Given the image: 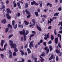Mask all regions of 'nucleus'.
<instances>
[{
    "label": "nucleus",
    "instance_id": "nucleus-1",
    "mask_svg": "<svg viewBox=\"0 0 62 62\" xmlns=\"http://www.w3.org/2000/svg\"><path fill=\"white\" fill-rule=\"evenodd\" d=\"M29 32V31L27 30H26V33H25V30L24 29H23L22 31H19V33L20 35H23L24 41L26 40V35L28 34Z\"/></svg>",
    "mask_w": 62,
    "mask_h": 62
},
{
    "label": "nucleus",
    "instance_id": "nucleus-2",
    "mask_svg": "<svg viewBox=\"0 0 62 62\" xmlns=\"http://www.w3.org/2000/svg\"><path fill=\"white\" fill-rule=\"evenodd\" d=\"M57 19V17L56 16H55V17H53L52 18H50V21H49V20H48L47 21V23H48V24H49V23L51 24L52 22H53V21L54 20V19Z\"/></svg>",
    "mask_w": 62,
    "mask_h": 62
},
{
    "label": "nucleus",
    "instance_id": "nucleus-3",
    "mask_svg": "<svg viewBox=\"0 0 62 62\" xmlns=\"http://www.w3.org/2000/svg\"><path fill=\"white\" fill-rule=\"evenodd\" d=\"M12 24L14 29H16L18 26V24H16L15 25V21L14 20H13L12 21Z\"/></svg>",
    "mask_w": 62,
    "mask_h": 62
},
{
    "label": "nucleus",
    "instance_id": "nucleus-4",
    "mask_svg": "<svg viewBox=\"0 0 62 62\" xmlns=\"http://www.w3.org/2000/svg\"><path fill=\"white\" fill-rule=\"evenodd\" d=\"M28 11V10L27 9H26L25 10V12L26 13V14H27V15H29L27 16V18H29V17H30L31 16V15H29L30 14V13Z\"/></svg>",
    "mask_w": 62,
    "mask_h": 62
},
{
    "label": "nucleus",
    "instance_id": "nucleus-5",
    "mask_svg": "<svg viewBox=\"0 0 62 62\" xmlns=\"http://www.w3.org/2000/svg\"><path fill=\"white\" fill-rule=\"evenodd\" d=\"M9 42L10 46H11L13 44V41L11 40H9Z\"/></svg>",
    "mask_w": 62,
    "mask_h": 62
},
{
    "label": "nucleus",
    "instance_id": "nucleus-6",
    "mask_svg": "<svg viewBox=\"0 0 62 62\" xmlns=\"http://www.w3.org/2000/svg\"><path fill=\"white\" fill-rule=\"evenodd\" d=\"M6 10L7 14H9V13L11 14V11L9 8H7L6 9Z\"/></svg>",
    "mask_w": 62,
    "mask_h": 62
},
{
    "label": "nucleus",
    "instance_id": "nucleus-7",
    "mask_svg": "<svg viewBox=\"0 0 62 62\" xmlns=\"http://www.w3.org/2000/svg\"><path fill=\"white\" fill-rule=\"evenodd\" d=\"M6 15L7 16V18L8 20H9L11 18V16L9 15V14H6Z\"/></svg>",
    "mask_w": 62,
    "mask_h": 62
},
{
    "label": "nucleus",
    "instance_id": "nucleus-8",
    "mask_svg": "<svg viewBox=\"0 0 62 62\" xmlns=\"http://www.w3.org/2000/svg\"><path fill=\"white\" fill-rule=\"evenodd\" d=\"M11 46V48H15L17 47V46L16 45V44H14L12 45Z\"/></svg>",
    "mask_w": 62,
    "mask_h": 62
},
{
    "label": "nucleus",
    "instance_id": "nucleus-9",
    "mask_svg": "<svg viewBox=\"0 0 62 62\" xmlns=\"http://www.w3.org/2000/svg\"><path fill=\"white\" fill-rule=\"evenodd\" d=\"M61 25V27H60V29L61 30L62 29V21L59 22V24H58V25Z\"/></svg>",
    "mask_w": 62,
    "mask_h": 62
},
{
    "label": "nucleus",
    "instance_id": "nucleus-10",
    "mask_svg": "<svg viewBox=\"0 0 62 62\" xmlns=\"http://www.w3.org/2000/svg\"><path fill=\"white\" fill-rule=\"evenodd\" d=\"M1 46H3V44H4L5 43V40H2L1 41Z\"/></svg>",
    "mask_w": 62,
    "mask_h": 62
},
{
    "label": "nucleus",
    "instance_id": "nucleus-11",
    "mask_svg": "<svg viewBox=\"0 0 62 62\" xmlns=\"http://www.w3.org/2000/svg\"><path fill=\"white\" fill-rule=\"evenodd\" d=\"M55 40L56 44H57L58 43V38L57 37L55 38Z\"/></svg>",
    "mask_w": 62,
    "mask_h": 62
},
{
    "label": "nucleus",
    "instance_id": "nucleus-12",
    "mask_svg": "<svg viewBox=\"0 0 62 62\" xmlns=\"http://www.w3.org/2000/svg\"><path fill=\"white\" fill-rule=\"evenodd\" d=\"M31 58H32L33 59H35V61H34L35 62H37V58L36 57V58H34V57L33 55H32V56H31Z\"/></svg>",
    "mask_w": 62,
    "mask_h": 62
},
{
    "label": "nucleus",
    "instance_id": "nucleus-13",
    "mask_svg": "<svg viewBox=\"0 0 62 62\" xmlns=\"http://www.w3.org/2000/svg\"><path fill=\"white\" fill-rule=\"evenodd\" d=\"M36 27L37 29H38V30H39V31H41V28L40 27H39L38 25H36Z\"/></svg>",
    "mask_w": 62,
    "mask_h": 62
},
{
    "label": "nucleus",
    "instance_id": "nucleus-14",
    "mask_svg": "<svg viewBox=\"0 0 62 62\" xmlns=\"http://www.w3.org/2000/svg\"><path fill=\"white\" fill-rule=\"evenodd\" d=\"M39 57H40V58H41L40 60L41 62H43V61H44V59H43V58L41 57V56L40 55L39 56Z\"/></svg>",
    "mask_w": 62,
    "mask_h": 62
},
{
    "label": "nucleus",
    "instance_id": "nucleus-15",
    "mask_svg": "<svg viewBox=\"0 0 62 62\" xmlns=\"http://www.w3.org/2000/svg\"><path fill=\"white\" fill-rule=\"evenodd\" d=\"M27 51L28 54H29L31 53V51L30 50V49L29 48H28L27 49Z\"/></svg>",
    "mask_w": 62,
    "mask_h": 62
},
{
    "label": "nucleus",
    "instance_id": "nucleus-16",
    "mask_svg": "<svg viewBox=\"0 0 62 62\" xmlns=\"http://www.w3.org/2000/svg\"><path fill=\"white\" fill-rule=\"evenodd\" d=\"M2 8L3 9V12H4L6 10V7L4 5H3L2 7Z\"/></svg>",
    "mask_w": 62,
    "mask_h": 62
},
{
    "label": "nucleus",
    "instance_id": "nucleus-17",
    "mask_svg": "<svg viewBox=\"0 0 62 62\" xmlns=\"http://www.w3.org/2000/svg\"><path fill=\"white\" fill-rule=\"evenodd\" d=\"M17 6L20 9H21V6L20 5V3H17Z\"/></svg>",
    "mask_w": 62,
    "mask_h": 62
},
{
    "label": "nucleus",
    "instance_id": "nucleus-18",
    "mask_svg": "<svg viewBox=\"0 0 62 62\" xmlns=\"http://www.w3.org/2000/svg\"><path fill=\"white\" fill-rule=\"evenodd\" d=\"M49 5V6L50 7H52V4L50 3H48L46 4V6H48Z\"/></svg>",
    "mask_w": 62,
    "mask_h": 62
},
{
    "label": "nucleus",
    "instance_id": "nucleus-19",
    "mask_svg": "<svg viewBox=\"0 0 62 62\" xmlns=\"http://www.w3.org/2000/svg\"><path fill=\"white\" fill-rule=\"evenodd\" d=\"M20 53H21V55L22 56L23 55V54H24V52L23 51L21 50H20Z\"/></svg>",
    "mask_w": 62,
    "mask_h": 62
},
{
    "label": "nucleus",
    "instance_id": "nucleus-20",
    "mask_svg": "<svg viewBox=\"0 0 62 62\" xmlns=\"http://www.w3.org/2000/svg\"><path fill=\"white\" fill-rule=\"evenodd\" d=\"M32 22L33 23V25H36V23L35 22V20L34 19H32Z\"/></svg>",
    "mask_w": 62,
    "mask_h": 62
},
{
    "label": "nucleus",
    "instance_id": "nucleus-21",
    "mask_svg": "<svg viewBox=\"0 0 62 62\" xmlns=\"http://www.w3.org/2000/svg\"><path fill=\"white\" fill-rule=\"evenodd\" d=\"M16 16L17 17H20V16H21V14H20V13L19 12H18L17 14L16 15Z\"/></svg>",
    "mask_w": 62,
    "mask_h": 62
},
{
    "label": "nucleus",
    "instance_id": "nucleus-22",
    "mask_svg": "<svg viewBox=\"0 0 62 62\" xmlns=\"http://www.w3.org/2000/svg\"><path fill=\"white\" fill-rule=\"evenodd\" d=\"M6 22L7 21H6V19H4L2 21V23L4 24H5L6 23Z\"/></svg>",
    "mask_w": 62,
    "mask_h": 62
},
{
    "label": "nucleus",
    "instance_id": "nucleus-23",
    "mask_svg": "<svg viewBox=\"0 0 62 62\" xmlns=\"http://www.w3.org/2000/svg\"><path fill=\"white\" fill-rule=\"evenodd\" d=\"M55 52L57 54H60V51L58 49H56L55 50Z\"/></svg>",
    "mask_w": 62,
    "mask_h": 62
},
{
    "label": "nucleus",
    "instance_id": "nucleus-24",
    "mask_svg": "<svg viewBox=\"0 0 62 62\" xmlns=\"http://www.w3.org/2000/svg\"><path fill=\"white\" fill-rule=\"evenodd\" d=\"M54 57V55H52L49 58V60L50 61L51 60H52L53 58V57Z\"/></svg>",
    "mask_w": 62,
    "mask_h": 62
},
{
    "label": "nucleus",
    "instance_id": "nucleus-25",
    "mask_svg": "<svg viewBox=\"0 0 62 62\" xmlns=\"http://www.w3.org/2000/svg\"><path fill=\"white\" fill-rule=\"evenodd\" d=\"M25 7L26 8H28V4L27 3H25Z\"/></svg>",
    "mask_w": 62,
    "mask_h": 62
},
{
    "label": "nucleus",
    "instance_id": "nucleus-26",
    "mask_svg": "<svg viewBox=\"0 0 62 62\" xmlns=\"http://www.w3.org/2000/svg\"><path fill=\"white\" fill-rule=\"evenodd\" d=\"M49 48L50 49V51H52L53 50V48H52V46L50 45L49 46Z\"/></svg>",
    "mask_w": 62,
    "mask_h": 62
},
{
    "label": "nucleus",
    "instance_id": "nucleus-27",
    "mask_svg": "<svg viewBox=\"0 0 62 62\" xmlns=\"http://www.w3.org/2000/svg\"><path fill=\"white\" fill-rule=\"evenodd\" d=\"M58 14H59V12H57L54 15V16H57L58 15Z\"/></svg>",
    "mask_w": 62,
    "mask_h": 62
},
{
    "label": "nucleus",
    "instance_id": "nucleus-28",
    "mask_svg": "<svg viewBox=\"0 0 62 62\" xmlns=\"http://www.w3.org/2000/svg\"><path fill=\"white\" fill-rule=\"evenodd\" d=\"M5 32L6 33H7V32H8V30H9V28L8 27L7 28L5 29Z\"/></svg>",
    "mask_w": 62,
    "mask_h": 62
},
{
    "label": "nucleus",
    "instance_id": "nucleus-29",
    "mask_svg": "<svg viewBox=\"0 0 62 62\" xmlns=\"http://www.w3.org/2000/svg\"><path fill=\"white\" fill-rule=\"evenodd\" d=\"M24 22L26 25H28V24H29V22L26 21H24Z\"/></svg>",
    "mask_w": 62,
    "mask_h": 62
},
{
    "label": "nucleus",
    "instance_id": "nucleus-30",
    "mask_svg": "<svg viewBox=\"0 0 62 62\" xmlns=\"http://www.w3.org/2000/svg\"><path fill=\"white\" fill-rule=\"evenodd\" d=\"M8 27H10L11 28H12V25H10V24H8L7 26Z\"/></svg>",
    "mask_w": 62,
    "mask_h": 62
},
{
    "label": "nucleus",
    "instance_id": "nucleus-31",
    "mask_svg": "<svg viewBox=\"0 0 62 62\" xmlns=\"http://www.w3.org/2000/svg\"><path fill=\"white\" fill-rule=\"evenodd\" d=\"M18 26L20 28H23V26L22 25H21V24L18 25Z\"/></svg>",
    "mask_w": 62,
    "mask_h": 62
},
{
    "label": "nucleus",
    "instance_id": "nucleus-32",
    "mask_svg": "<svg viewBox=\"0 0 62 62\" xmlns=\"http://www.w3.org/2000/svg\"><path fill=\"white\" fill-rule=\"evenodd\" d=\"M9 52V54H12V52L10 49H9L8 50Z\"/></svg>",
    "mask_w": 62,
    "mask_h": 62
},
{
    "label": "nucleus",
    "instance_id": "nucleus-33",
    "mask_svg": "<svg viewBox=\"0 0 62 62\" xmlns=\"http://www.w3.org/2000/svg\"><path fill=\"white\" fill-rule=\"evenodd\" d=\"M33 43H34V41H32L30 43V45H31V46H33Z\"/></svg>",
    "mask_w": 62,
    "mask_h": 62
},
{
    "label": "nucleus",
    "instance_id": "nucleus-34",
    "mask_svg": "<svg viewBox=\"0 0 62 62\" xmlns=\"http://www.w3.org/2000/svg\"><path fill=\"white\" fill-rule=\"evenodd\" d=\"M50 38L51 39V40H53L54 39V37L53 36V35H52L50 37Z\"/></svg>",
    "mask_w": 62,
    "mask_h": 62
},
{
    "label": "nucleus",
    "instance_id": "nucleus-35",
    "mask_svg": "<svg viewBox=\"0 0 62 62\" xmlns=\"http://www.w3.org/2000/svg\"><path fill=\"white\" fill-rule=\"evenodd\" d=\"M35 15L36 16L38 17L39 16V14L38 12H36L34 13Z\"/></svg>",
    "mask_w": 62,
    "mask_h": 62
},
{
    "label": "nucleus",
    "instance_id": "nucleus-36",
    "mask_svg": "<svg viewBox=\"0 0 62 62\" xmlns=\"http://www.w3.org/2000/svg\"><path fill=\"white\" fill-rule=\"evenodd\" d=\"M45 53L43 52L42 54H41V55L42 56H45Z\"/></svg>",
    "mask_w": 62,
    "mask_h": 62
},
{
    "label": "nucleus",
    "instance_id": "nucleus-37",
    "mask_svg": "<svg viewBox=\"0 0 62 62\" xmlns=\"http://www.w3.org/2000/svg\"><path fill=\"white\" fill-rule=\"evenodd\" d=\"M35 4V1H33V2H32L31 3V5H34Z\"/></svg>",
    "mask_w": 62,
    "mask_h": 62
},
{
    "label": "nucleus",
    "instance_id": "nucleus-38",
    "mask_svg": "<svg viewBox=\"0 0 62 62\" xmlns=\"http://www.w3.org/2000/svg\"><path fill=\"white\" fill-rule=\"evenodd\" d=\"M13 56H16V55H17V54H16V52H14V53H13Z\"/></svg>",
    "mask_w": 62,
    "mask_h": 62
},
{
    "label": "nucleus",
    "instance_id": "nucleus-39",
    "mask_svg": "<svg viewBox=\"0 0 62 62\" xmlns=\"http://www.w3.org/2000/svg\"><path fill=\"white\" fill-rule=\"evenodd\" d=\"M14 48V50L15 52H18V49H17V48L16 47Z\"/></svg>",
    "mask_w": 62,
    "mask_h": 62
},
{
    "label": "nucleus",
    "instance_id": "nucleus-40",
    "mask_svg": "<svg viewBox=\"0 0 62 62\" xmlns=\"http://www.w3.org/2000/svg\"><path fill=\"white\" fill-rule=\"evenodd\" d=\"M0 56L2 57V58L3 59L4 58V55L3 54H0Z\"/></svg>",
    "mask_w": 62,
    "mask_h": 62
},
{
    "label": "nucleus",
    "instance_id": "nucleus-41",
    "mask_svg": "<svg viewBox=\"0 0 62 62\" xmlns=\"http://www.w3.org/2000/svg\"><path fill=\"white\" fill-rule=\"evenodd\" d=\"M59 59H58V56L57 55L56 56V61H58Z\"/></svg>",
    "mask_w": 62,
    "mask_h": 62
},
{
    "label": "nucleus",
    "instance_id": "nucleus-42",
    "mask_svg": "<svg viewBox=\"0 0 62 62\" xmlns=\"http://www.w3.org/2000/svg\"><path fill=\"white\" fill-rule=\"evenodd\" d=\"M58 46L59 48H61V46L60 45V43H58Z\"/></svg>",
    "mask_w": 62,
    "mask_h": 62
},
{
    "label": "nucleus",
    "instance_id": "nucleus-43",
    "mask_svg": "<svg viewBox=\"0 0 62 62\" xmlns=\"http://www.w3.org/2000/svg\"><path fill=\"white\" fill-rule=\"evenodd\" d=\"M13 36V34H11L9 36V39L11 38Z\"/></svg>",
    "mask_w": 62,
    "mask_h": 62
},
{
    "label": "nucleus",
    "instance_id": "nucleus-44",
    "mask_svg": "<svg viewBox=\"0 0 62 62\" xmlns=\"http://www.w3.org/2000/svg\"><path fill=\"white\" fill-rule=\"evenodd\" d=\"M46 50V54H48V53H49V49H48Z\"/></svg>",
    "mask_w": 62,
    "mask_h": 62
},
{
    "label": "nucleus",
    "instance_id": "nucleus-45",
    "mask_svg": "<svg viewBox=\"0 0 62 62\" xmlns=\"http://www.w3.org/2000/svg\"><path fill=\"white\" fill-rule=\"evenodd\" d=\"M43 40L42 39H41L40 40V41L39 42L41 43H43Z\"/></svg>",
    "mask_w": 62,
    "mask_h": 62
},
{
    "label": "nucleus",
    "instance_id": "nucleus-46",
    "mask_svg": "<svg viewBox=\"0 0 62 62\" xmlns=\"http://www.w3.org/2000/svg\"><path fill=\"white\" fill-rule=\"evenodd\" d=\"M32 33H33V34H34V35L36 34V31H32Z\"/></svg>",
    "mask_w": 62,
    "mask_h": 62
},
{
    "label": "nucleus",
    "instance_id": "nucleus-47",
    "mask_svg": "<svg viewBox=\"0 0 62 62\" xmlns=\"http://www.w3.org/2000/svg\"><path fill=\"white\" fill-rule=\"evenodd\" d=\"M12 54H10L9 55V57L10 58H12Z\"/></svg>",
    "mask_w": 62,
    "mask_h": 62
},
{
    "label": "nucleus",
    "instance_id": "nucleus-48",
    "mask_svg": "<svg viewBox=\"0 0 62 62\" xmlns=\"http://www.w3.org/2000/svg\"><path fill=\"white\" fill-rule=\"evenodd\" d=\"M52 43V40H50L48 42V44H51Z\"/></svg>",
    "mask_w": 62,
    "mask_h": 62
},
{
    "label": "nucleus",
    "instance_id": "nucleus-49",
    "mask_svg": "<svg viewBox=\"0 0 62 62\" xmlns=\"http://www.w3.org/2000/svg\"><path fill=\"white\" fill-rule=\"evenodd\" d=\"M43 45L45 46V47L46 46V43L45 42H44L43 43Z\"/></svg>",
    "mask_w": 62,
    "mask_h": 62
},
{
    "label": "nucleus",
    "instance_id": "nucleus-50",
    "mask_svg": "<svg viewBox=\"0 0 62 62\" xmlns=\"http://www.w3.org/2000/svg\"><path fill=\"white\" fill-rule=\"evenodd\" d=\"M14 7L15 8V7H16V6H17V4L16 3H15L14 4Z\"/></svg>",
    "mask_w": 62,
    "mask_h": 62
},
{
    "label": "nucleus",
    "instance_id": "nucleus-51",
    "mask_svg": "<svg viewBox=\"0 0 62 62\" xmlns=\"http://www.w3.org/2000/svg\"><path fill=\"white\" fill-rule=\"evenodd\" d=\"M32 24V23L31 22H30V25H29L30 27H32V26H33V25L31 24Z\"/></svg>",
    "mask_w": 62,
    "mask_h": 62
},
{
    "label": "nucleus",
    "instance_id": "nucleus-52",
    "mask_svg": "<svg viewBox=\"0 0 62 62\" xmlns=\"http://www.w3.org/2000/svg\"><path fill=\"white\" fill-rule=\"evenodd\" d=\"M58 10L59 11H61V10H62V8H61L59 7L58 9Z\"/></svg>",
    "mask_w": 62,
    "mask_h": 62
},
{
    "label": "nucleus",
    "instance_id": "nucleus-53",
    "mask_svg": "<svg viewBox=\"0 0 62 62\" xmlns=\"http://www.w3.org/2000/svg\"><path fill=\"white\" fill-rule=\"evenodd\" d=\"M40 9L39 8L37 10V11L39 13L40 12Z\"/></svg>",
    "mask_w": 62,
    "mask_h": 62
},
{
    "label": "nucleus",
    "instance_id": "nucleus-54",
    "mask_svg": "<svg viewBox=\"0 0 62 62\" xmlns=\"http://www.w3.org/2000/svg\"><path fill=\"white\" fill-rule=\"evenodd\" d=\"M21 41H23V37L21 38Z\"/></svg>",
    "mask_w": 62,
    "mask_h": 62
},
{
    "label": "nucleus",
    "instance_id": "nucleus-55",
    "mask_svg": "<svg viewBox=\"0 0 62 62\" xmlns=\"http://www.w3.org/2000/svg\"><path fill=\"white\" fill-rule=\"evenodd\" d=\"M47 49H48V47H45L44 48V50H47Z\"/></svg>",
    "mask_w": 62,
    "mask_h": 62
},
{
    "label": "nucleus",
    "instance_id": "nucleus-56",
    "mask_svg": "<svg viewBox=\"0 0 62 62\" xmlns=\"http://www.w3.org/2000/svg\"><path fill=\"white\" fill-rule=\"evenodd\" d=\"M6 3L7 4H8L9 3V1L8 0H7V1L6 2Z\"/></svg>",
    "mask_w": 62,
    "mask_h": 62
},
{
    "label": "nucleus",
    "instance_id": "nucleus-57",
    "mask_svg": "<svg viewBox=\"0 0 62 62\" xmlns=\"http://www.w3.org/2000/svg\"><path fill=\"white\" fill-rule=\"evenodd\" d=\"M46 37L47 39L49 38V34H46Z\"/></svg>",
    "mask_w": 62,
    "mask_h": 62
},
{
    "label": "nucleus",
    "instance_id": "nucleus-58",
    "mask_svg": "<svg viewBox=\"0 0 62 62\" xmlns=\"http://www.w3.org/2000/svg\"><path fill=\"white\" fill-rule=\"evenodd\" d=\"M43 16L44 18H47V16L45 15H43Z\"/></svg>",
    "mask_w": 62,
    "mask_h": 62
},
{
    "label": "nucleus",
    "instance_id": "nucleus-59",
    "mask_svg": "<svg viewBox=\"0 0 62 62\" xmlns=\"http://www.w3.org/2000/svg\"><path fill=\"white\" fill-rule=\"evenodd\" d=\"M7 45H8V44L7 43L5 44L4 46V47H6L7 46Z\"/></svg>",
    "mask_w": 62,
    "mask_h": 62
},
{
    "label": "nucleus",
    "instance_id": "nucleus-60",
    "mask_svg": "<svg viewBox=\"0 0 62 62\" xmlns=\"http://www.w3.org/2000/svg\"><path fill=\"white\" fill-rule=\"evenodd\" d=\"M28 46V45H27V44H26L25 46H24L25 48H27Z\"/></svg>",
    "mask_w": 62,
    "mask_h": 62
},
{
    "label": "nucleus",
    "instance_id": "nucleus-61",
    "mask_svg": "<svg viewBox=\"0 0 62 62\" xmlns=\"http://www.w3.org/2000/svg\"><path fill=\"white\" fill-rule=\"evenodd\" d=\"M59 33H60V34H62V30L60 31H58Z\"/></svg>",
    "mask_w": 62,
    "mask_h": 62
},
{
    "label": "nucleus",
    "instance_id": "nucleus-62",
    "mask_svg": "<svg viewBox=\"0 0 62 62\" xmlns=\"http://www.w3.org/2000/svg\"><path fill=\"white\" fill-rule=\"evenodd\" d=\"M39 6L40 7H42V3H40Z\"/></svg>",
    "mask_w": 62,
    "mask_h": 62
},
{
    "label": "nucleus",
    "instance_id": "nucleus-63",
    "mask_svg": "<svg viewBox=\"0 0 62 62\" xmlns=\"http://www.w3.org/2000/svg\"><path fill=\"white\" fill-rule=\"evenodd\" d=\"M37 47H38V44H37L35 46V48L37 49Z\"/></svg>",
    "mask_w": 62,
    "mask_h": 62
},
{
    "label": "nucleus",
    "instance_id": "nucleus-64",
    "mask_svg": "<svg viewBox=\"0 0 62 62\" xmlns=\"http://www.w3.org/2000/svg\"><path fill=\"white\" fill-rule=\"evenodd\" d=\"M34 36V35L33 34H32L30 36V37H33Z\"/></svg>",
    "mask_w": 62,
    "mask_h": 62
}]
</instances>
